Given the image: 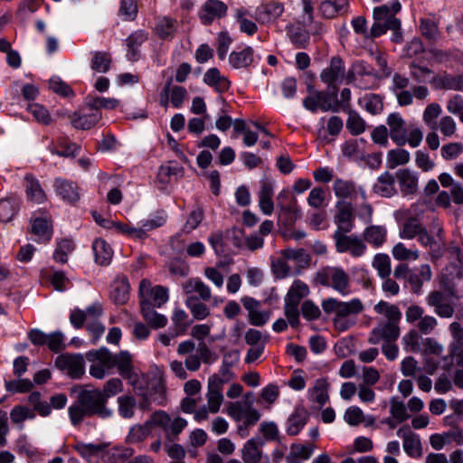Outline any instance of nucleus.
Instances as JSON below:
<instances>
[{
    "label": "nucleus",
    "mask_w": 463,
    "mask_h": 463,
    "mask_svg": "<svg viewBox=\"0 0 463 463\" xmlns=\"http://www.w3.org/2000/svg\"><path fill=\"white\" fill-rule=\"evenodd\" d=\"M195 350V343L192 340H184L179 343L176 353L184 356V361L173 360L169 363V368L175 377L180 380H186L189 372H197L202 364H212L218 359V355L212 351L205 343H200Z\"/></svg>",
    "instance_id": "f257e3e1"
},
{
    "label": "nucleus",
    "mask_w": 463,
    "mask_h": 463,
    "mask_svg": "<svg viewBox=\"0 0 463 463\" xmlns=\"http://www.w3.org/2000/svg\"><path fill=\"white\" fill-rule=\"evenodd\" d=\"M374 310L382 317L373 328L368 341L373 345L380 342H395L401 334L399 323L402 319V312L395 305L385 301H380L374 306Z\"/></svg>",
    "instance_id": "f03ea898"
},
{
    "label": "nucleus",
    "mask_w": 463,
    "mask_h": 463,
    "mask_svg": "<svg viewBox=\"0 0 463 463\" xmlns=\"http://www.w3.org/2000/svg\"><path fill=\"white\" fill-rule=\"evenodd\" d=\"M233 378V373L227 366H222L217 373L208 378L205 394L207 404L197 410L195 413L197 422L207 420L210 413L216 414L220 411L224 401L223 387Z\"/></svg>",
    "instance_id": "7ed1b4c3"
},
{
    "label": "nucleus",
    "mask_w": 463,
    "mask_h": 463,
    "mask_svg": "<svg viewBox=\"0 0 463 463\" xmlns=\"http://www.w3.org/2000/svg\"><path fill=\"white\" fill-rule=\"evenodd\" d=\"M114 367L118 368L119 374L128 381L133 387L137 394L143 396L144 400L140 406L142 409H147L151 401L156 399L149 396L144 390V383L146 382V375L137 369L132 362L131 354L127 351L113 354Z\"/></svg>",
    "instance_id": "20e7f679"
},
{
    "label": "nucleus",
    "mask_w": 463,
    "mask_h": 463,
    "mask_svg": "<svg viewBox=\"0 0 463 463\" xmlns=\"http://www.w3.org/2000/svg\"><path fill=\"white\" fill-rule=\"evenodd\" d=\"M313 283L317 286L328 288L342 297L352 294V280L349 274L341 267L326 266L321 268L315 275Z\"/></svg>",
    "instance_id": "39448f33"
},
{
    "label": "nucleus",
    "mask_w": 463,
    "mask_h": 463,
    "mask_svg": "<svg viewBox=\"0 0 463 463\" xmlns=\"http://www.w3.org/2000/svg\"><path fill=\"white\" fill-rule=\"evenodd\" d=\"M226 413L234 421H241L238 426V432L242 437L248 435L249 428L257 424L261 416L260 412L252 407L250 402H230L226 404Z\"/></svg>",
    "instance_id": "423d86ee"
},
{
    "label": "nucleus",
    "mask_w": 463,
    "mask_h": 463,
    "mask_svg": "<svg viewBox=\"0 0 463 463\" xmlns=\"http://www.w3.org/2000/svg\"><path fill=\"white\" fill-rule=\"evenodd\" d=\"M409 79L400 74H395L392 78V90L400 106H410L413 102V97L418 100L425 99L429 94V89L426 86L418 85L412 88V92L408 90Z\"/></svg>",
    "instance_id": "0eeeda50"
},
{
    "label": "nucleus",
    "mask_w": 463,
    "mask_h": 463,
    "mask_svg": "<svg viewBox=\"0 0 463 463\" xmlns=\"http://www.w3.org/2000/svg\"><path fill=\"white\" fill-rule=\"evenodd\" d=\"M278 222L285 226L293 225L301 216L297 198L288 190H282L277 196Z\"/></svg>",
    "instance_id": "6e6552de"
},
{
    "label": "nucleus",
    "mask_w": 463,
    "mask_h": 463,
    "mask_svg": "<svg viewBox=\"0 0 463 463\" xmlns=\"http://www.w3.org/2000/svg\"><path fill=\"white\" fill-rule=\"evenodd\" d=\"M138 296L141 308L144 306L160 307L169 299L167 288L161 285L153 286L146 279H143L139 283Z\"/></svg>",
    "instance_id": "1a4fd4ad"
},
{
    "label": "nucleus",
    "mask_w": 463,
    "mask_h": 463,
    "mask_svg": "<svg viewBox=\"0 0 463 463\" xmlns=\"http://www.w3.org/2000/svg\"><path fill=\"white\" fill-rule=\"evenodd\" d=\"M86 358L90 363V373L96 379H103L107 373L114 368L113 354L107 348L89 351Z\"/></svg>",
    "instance_id": "9d476101"
},
{
    "label": "nucleus",
    "mask_w": 463,
    "mask_h": 463,
    "mask_svg": "<svg viewBox=\"0 0 463 463\" xmlns=\"http://www.w3.org/2000/svg\"><path fill=\"white\" fill-rule=\"evenodd\" d=\"M156 426L160 428L165 435L167 440L173 442L177 439L178 435L187 426V420L182 417L171 418L164 411H157L154 412V420Z\"/></svg>",
    "instance_id": "9b49d317"
},
{
    "label": "nucleus",
    "mask_w": 463,
    "mask_h": 463,
    "mask_svg": "<svg viewBox=\"0 0 463 463\" xmlns=\"http://www.w3.org/2000/svg\"><path fill=\"white\" fill-rule=\"evenodd\" d=\"M364 309V305L359 298H352L349 301H341L336 316L333 318L335 327L341 331L350 328L354 320L351 319V316H356Z\"/></svg>",
    "instance_id": "f8f14e48"
},
{
    "label": "nucleus",
    "mask_w": 463,
    "mask_h": 463,
    "mask_svg": "<svg viewBox=\"0 0 463 463\" xmlns=\"http://www.w3.org/2000/svg\"><path fill=\"white\" fill-rule=\"evenodd\" d=\"M347 232L335 231L333 238L335 250L339 253L348 252L354 258L362 257L366 251L364 241L355 235H346Z\"/></svg>",
    "instance_id": "ddd939ff"
},
{
    "label": "nucleus",
    "mask_w": 463,
    "mask_h": 463,
    "mask_svg": "<svg viewBox=\"0 0 463 463\" xmlns=\"http://www.w3.org/2000/svg\"><path fill=\"white\" fill-rule=\"evenodd\" d=\"M345 74V69L342 59L333 57L327 68L322 71L320 80L327 84L328 92L335 97L337 85L342 83Z\"/></svg>",
    "instance_id": "4468645a"
},
{
    "label": "nucleus",
    "mask_w": 463,
    "mask_h": 463,
    "mask_svg": "<svg viewBox=\"0 0 463 463\" xmlns=\"http://www.w3.org/2000/svg\"><path fill=\"white\" fill-rule=\"evenodd\" d=\"M433 230L438 239L430 236L428 231L423 228L418 236V241L421 246L428 248L431 256V260H435L440 258L445 250V242L442 239L443 228L439 222H433Z\"/></svg>",
    "instance_id": "2eb2a0df"
},
{
    "label": "nucleus",
    "mask_w": 463,
    "mask_h": 463,
    "mask_svg": "<svg viewBox=\"0 0 463 463\" xmlns=\"http://www.w3.org/2000/svg\"><path fill=\"white\" fill-rule=\"evenodd\" d=\"M81 403L86 405L94 415L100 418H108L112 415V411L106 407V402L100 392V389L85 390L78 395Z\"/></svg>",
    "instance_id": "dca6fc26"
},
{
    "label": "nucleus",
    "mask_w": 463,
    "mask_h": 463,
    "mask_svg": "<svg viewBox=\"0 0 463 463\" xmlns=\"http://www.w3.org/2000/svg\"><path fill=\"white\" fill-rule=\"evenodd\" d=\"M265 441L260 437L248 439L241 449L244 463H270L269 457L264 453Z\"/></svg>",
    "instance_id": "f3484780"
},
{
    "label": "nucleus",
    "mask_w": 463,
    "mask_h": 463,
    "mask_svg": "<svg viewBox=\"0 0 463 463\" xmlns=\"http://www.w3.org/2000/svg\"><path fill=\"white\" fill-rule=\"evenodd\" d=\"M333 191L335 197L342 200L355 201L361 198L362 201L366 200V193L364 189L357 185L354 181L336 178L333 184Z\"/></svg>",
    "instance_id": "a211bd4d"
},
{
    "label": "nucleus",
    "mask_w": 463,
    "mask_h": 463,
    "mask_svg": "<svg viewBox=\"0 0 463 463\" xmlns=\"http://www.w3.org/2000/svg\"><path fill=\"white\" fill-rule=\"evenodd\" d=\"M55 365L61 371L73 378H80L84 372V358L81 354H61L55 360Z\"/></svg>",
    "instance_id": "6ab92c4d"
},
{
    "label": "nucleus",
    "mask_w": 463,
    "mask_h": 463,
    "mask_svg": "<svg viewBox=\"0 0 463 463\" xmlns=\"http://www.w3.org/2000/svg\"><path fill=\"white\" fill-rule=\"evenodd\" d=\"M402 5L399 1L394 0L390 5H383L373 9V18L375 21L388 24L389 29L397 32L401 28V21L395 17L400 12Z\"/></svg>",
    "instance_id": "aec40b11"
},
{
    "label": "nucleus",
    "mask_w": 463,
    "mask_h": 463,
    "mask_svg": "<svg viewBox=\"0 0 463 463\" xmlns=\"http://www.w3.org/2000/svg\"><path fill=\"white\" fill-rule=\"evenodd\" d=\"M30 232L34 236L33 240L35 241H49L52 236V227L50 218L46 214H34L31 219Z\"/></svg>",
    "instance_id": "412c9836"
},
{
    "label": "nucleus",
    "mask_w": 463,
    "mask_h": 463,
    "mask_svg": "<svg viewBox=\"0 0 463 463\" xmlns=\"http://www.w3.org/2000/svg\"><path fill=\"white\" fill-rule=\"evenodd\" d=\"M397 436L402 439L403 449L411 458H420L422 455V446L420 437L412 432L407 426L400 428Z\"/></svg>",
    "instance_id": "4be33fe9"
},
{
    "label": "nucleus",
    "mask_w": 463,
    "mask_h": 463,
    "mask_svg": "<svg viewBox=\"0 0 463 463\" xmlns=\"http://www.w3.org/2000/svg\"><path fill=\"white\" fill-rule=\"evenodd\" d=\"M427 304L433 307L434 312L440 317H451L454 314V307L448 300L447 296L439 290L429 293L426 297Z\"/></svg>",
    "instance_id": "5701e85b"
},
{
    "label": "nucleus",
    "mask_w": 463,
    "mask_h": 463,
    "mask_svg": "<svg viewBox=\"0 0 463 463\" xmlns=\"http://www.w3.org/2000/svg\"><path fill=\"white\" fill-rule=\"evenodd\" d=\"M227 9V5L220 0H208L203 5L199 16L203 24H210L213 20L224 16Z\"/></svg>",
    "instance_id": "b1692460"
},
{
    "label": "nucleus",
    "mask_w": 463,
    "mask_h": 463,
    "mask_svg": "<svg viewBox=\"0 0 463 463\" xmlns=\"http://www.w3.org/2000/svg\"><path fill=\"white\" fill-rule=\"evenodd\" d=\"M391 139L398 146H404L403 136L407 133V125L398 112L391 113L386 120Z\"/></svg>",
    "instance_id": "393cba45"
},
{
    "label": "nucleus",
    "mask_w": 463,
    "mask_h": 463,
    "mask_svg": "<svg viewBox=\"0 0 463 463\" xmlns=\"http://www.w3.org/2000/svg\"><path fill=\"white\" fill-rule=\"evenodd\" d=\"M308 89L310 94L303 100V106L307 109L312 112L317 111L318 109L323 111L335 110V108L327 100L328 96L332 95L330 92L326 94L323 91H317L311 87Z\"/></svg>",
    "instance_id": "a878e982"
},
{
    "label": "nucleus",
    "mask_w": 463,
    "mask_h": 463,
    "mask_svg": "<svg viewBox=\"0 0 463 463\" xmlns=\"http://www.w3.org/2000/svg\"><path fill=\"white\" fill-rule=\"evenodd\" d=\"M48 149L52 155L61 157H74L80 153V146L71 142L66 137H59L50 143Z\"/></svg>",
    "instance_id": "bb28decb"
},
{
    "label": "nucleus",
    "mask_w": 463,
    "mask_h": 463,
    "mask_svg": "<svg viewBox=\"0 0 463 463\" xmlns=\"http://www.w3.org/2000/svg\"><path fill=\"white\" fill-rule=\"evenodd\" d=\"M25 195L28 201L34 203H43L47 196L39 180L32 174H26L24 178Z\"/></svg>",
    "instance_id": "cd10ccee"
},
{
    "label": "nucleus",
    "mask_w": 463,
    "mask_h": 463,
    "mask_svg": "<svg viewBox=\"0 0 463 463\" xmlns=\"http://www.w3.org/2000/svg\"><path fill=\"white\" fill-rule=\"evenodd\" d=\"M337 213L335 216V222L337 224L336 231L342 232H350L354 228L353 207L349 203H337Z\"/></svg>",
    "instance_id": "c85d7f7f"
},
{
    "label": "nucleus",
    "mask_w": 463,
    "mask_h": 463,
    "mask_svg": "<svg viewBox=\"0 0 463 463\" xmlns=\"http://www.w3.org/2000/svg\"><path fill=\"white\" fill-rule=\"evenodd\" d=\"M284 12L282 4L270 1L259 6L255 11V19L261 24H268L276 21Z\"/></svg>",
    "instance_id": "c756f323"
},
{
    "label": "nucleus",
    "mask_w": 463,
    "mask_h": 463,
    "mask_svg": "<svg viewBox=\"0 0 463 463\" xmlns=\"http://www.w3.org/2000/svg\"><path fill=\"white\" fill-rule=\"evenodd\" d=\"M130 285L126 276H118L110 286L109 296L117 305L127 303L129 298Z\"/></svg>",
    "instance_id": "7c9ffc66"
},
{
    "label": "nucleus",
    "mask_w": 463,
    "mask_h": 463,
    "mask_svg": "<svg viewBox=\"0 0 463 463\" xmlns=\"http://www.w3.org/2000/svg\"><path fill=\"white\" fill-rule=\"evenodd\" d=\"M153 420L154 413L143 424L134 425L127 436V442L129 444L143 442L151 434L153 429L156 428Z\"/></svg>",
    "instance_id": "2f4dec72"
},
{
    "label": "nucleus",
    "mask_w": 463,
    "mask_h": 463,
    "mask_svg": "<svg viewBox=\"0 0 463 463\" xmlns=\"http://www.w3.org/2000/svg\"><path fill=\"white\" fill-rule=\"evenodd\" d=\"M273 194V183L268 180L261 181L258 199L259 207L265 215H271L274 211V203L272 201Z\"/></svg>",
    "instance_id": "473e14b6"
},
{
    "label": "nucleus",
    "mask_w": 463,
    "mask_h": 463,
    "mask_svg": "<svg viewBox=\"0 0 463 463\" xmlns=\"http://www.w3.org/2000/svg\"><path fill=\"white\" fill-rule=\"evenodd\" d=\"M396 179L402 194H413L418 190V175L410 169H401L396 173Z\"/></svg>",
    "instance_id": "72a5a7b5"
},
{
    "label": "nucleus",
    "mask_w": 463,
    "mask_h": 463,
    "mask_svg": "<svg viewBox=\"0 0 463 463\" xmlns=\"http://www.w3.org/2000/svg\"><path fill=\"white\" fill-rule=\"evenodd\" d=\"M366 141L364 138L348 139L341 146L345 157L350 160L364 159Z\"/></svg>",
    "instance_id": "f704fd0d"
},
{
    "label": "nucleus",
    "mask_w": 463,
    "mask_h": 463,
    "mask_svg": "<svg viewBox=\"0 0 463 463\" xmlns=\"http://www.w3.org/2000/svg\"><path fill=\"white\" fill-rule=\"evenodd\" d=\"M167 221V214L165 211H157L150 214L146 219L142 220L137 227L138 231L142 232L140 240L147 237V233L155 229L162 227Z\"/></svg>",
    "instance_id": "c9c22d12"
},
{
    "label": "nucleus",
    "mask_w": 463,
    "mask_h": 463,
    "mask_svg": "<svg viewBox=\"0 0 463 463\" xmlns=\"http://www.w3.org/2000/svg\"><path fill=\"white\" fill-rule=\"evenodd\" d=\"M72 448L90 463H98L104 453V447L102 445L87 444L81 441H77L73 444Z\"/></svg>",
    "instance_id": "e433bc0d"
},
{
    "label": "nucleus",
    "mask_w": 463,
    "mask_h": 463,
    "mask_svg": "<svg viewBox=\"0 0 463 463\" xmlns=\"http://www.w3.org/2000/svg\"><path fill=\"white\" fill-rule=\"evenodd\" d=\"M56 193L65 201L77 202L80 199L79 187L73 183L61 178L54 180Z\"/></svg>",
    "instance_id": "4c0bfd02"
},
{
    "label": "nucleus",
    "mask_w": 463,
    "mask_h": 463,
    "mask_svg": "<svg viewBox=\"0 0 463 463\" xmlns=\"http://www.w3.org/2000/svg\"><path fill=\"white\" fill-rule=\"evenodd\" d=\"M203 82L221 93L227 91L231 86L230 80L217 68H211L204 73Z\"/></svg>",
    "instance_id": "58836bf2"
},
{
    "label": "nucleus",
    "mask_w": 463,
    "mask_h": 463,
    "mask_svg": "<svg viewBox=\"0 0 463 463\" xmlns=\"http://www.w3.org/2000/svg\"><path fill=\"white\" fill-rule=\"evenodd\" d=\"M176 30L177 21L167 16L158 17L154 28L155 33L162 40L173 39Z\"/></svg>",
    "instance_id": "ea45409f"
},
{
    "label": "nucleus",
    "mask_w": 463,
    "mask_h": 463,
    "mask_svg": "<svg viewBox=\"0 0 463 463\" xmlns=\"http://www.w3.org/2000/svg\"><path fill=\"white\" fill-rule=\"evenodd\" d=\"M95 262L101 266H108L113 257V250L103 239H96L92 243Z\"/></svg>",
    "instance_id": "a19ab883"
},
{
    "label": "nucleus",
    "mask_w": 463,
    "mask_h": 463,
    "mask_svg": "<svg viewBox=\"0 0 463 463\" xmlns=\"http://www.w3.org/2000/svg\"><path fill=\"white\" fill-rule=\"evenodd\" d=\"M308 418L307 411L303 407H298L288 417L287 422V432L288 435L295 436L300 432L307 423Z\"/></svg>",
    "instance_id": "79ce46f5"
},
{
    "label": "nucleus",
    "mask_w": 463,
    "mask_h": 463,
    "mask_svg": "<svg viewBox=\"0 0 463 463\" xmlns=\"http://www.w3.org/2000/svg\"><path fill=\"white\" fill-rule=\"evenodd\" d=\"M347 7V0H326L320 4L319 12L323 17L332 19L339 14H345Z\"/></svg>",
    "instance_id": "37998d69"
},
{
    "label": "nucleus",
    "mask_w": 463,
    "mask_h": 463,
    "mask_svg": "<svg viewBox=\"0 0 463 463\" xmlns=\"http://www.w3.org/2000/svg\"><path fill=\"white\" fill-rule=\"evenodd\" d=\"M373 192L383 197H391L396 194L394 178L389 172H384L373 185Z\"/></svg>",
    "instance_id": "c03bdc74"
},
{
    "label": "nucleus",
    "mask_w": 463,
    "mask_h": 463,
    "mask_svg": "<svg viewBox=\"0 0 463 463\" xmlns=\"http://www.w3.org/2000/svg\"><path fill=\"white\" fill-rule=\"evenodd\" d=\"M364 240L374 248L381 247L386 241L387 230L384 226L371 225L364 231Z\"/></svg>",
    "instance_id": "a18cd8bd"
},
{
    "label": "nucleus",
    "mask_w": 463,
    "mask_h": 463,
    "mask_svg": "<svg viewBox=\"0 0 463 463\" xmlns=\"http://www.w3.org/2000/svg\"><path fill=\"white\" fill-rule=\"evenodd\" d=\"M229 62L234 69L249 67L253 62V49L246 47L241 51L232 52L229 56Z\"/></svg>",
    "instance_id": "49530a36"
},
{
    "label": "nucleus",
    "mask_w": 463,
    "mask_h": 463,
    "mask_svg": "<svg viewBox=\"0 0 463 463\" xmlns=\"http://www.w3.org/2000/svg\"><path fill=\"white\" fill-rule=\"evenodd\" d=\"M183 288L186 294L197 293L204 301L209 300L212 297L210 287L198 278L188 279L184 282Z\"/></svg>",
    "instance_id": "de8ad7c7"
},
{
    "label": "nucleus",
    "mask_w": 463,
    "mask_h": 463,
    "mask_svg": "<svg viewBox=\"0 0 463 463\" xmlns=\"http://www.w3.org/2000/svg\"><path fill=\"white\" fill-rule=\"evenodd\" d=\"M310 293L309 287L300 279H295L288 288L285 298L288 302L300 303L301 299Z\"/></svg>",
    "instance_id": "09e8293b"
},
{
    "label": "nucleus",
    "mask_w": 463,
    "mask_h": 463,
    "mask_svg": "<svg viewBox=\"0 0 463 463\" xmlns=\"http://www.w3.org/2000/svg\"><path fill=\"white\" fill-rule=\"evenodd\" d=\"M280 254L292 261L298 269H305L309 266L310 256L303 249H285Z\"/></svg>",
    "instance_id": "8fccbe9b"
},
{
    "label": "nucleus",
    "mask_w": 463,
    "mask_h": 463,
    "mask_svg": "<svg viewBox=\"0 0 463 463\" xmlns=\"http://www.w3.org/2000/svg\"><path fill=\"white\" fill-rule=\"evenodd\" d=\"M315 449L313 444L302 445L293 444L290 449V453L287 456L286 460L288 463H299V460H306L311 457Z\"/></svg>",
    "instance_id": "3c124183"
},
{
    "label": "nucleus",
    "mask_w": 463,
    "mask_h": 463,
    "mask_svg": "<svg viewBox=\"0 0 463 463\" xmlns=\"http://www.w3.org/2000/svg\"><path fill=\"white\" fill-rule=\"evenodd\" d=\"M69 416L71 422L73 426H77L82 422V420L87 417H91L94 414L91 412L89 408L81 403L77 398V401L74 402L68 409Z\"/></svg>",
    "instance_id": "603ef678"
},
{
    "label": "nucleus",
    "mask_w": 463,
    "mask_h": 463,
    "mask_svg": "<svg viewBox=\"0 0 463 463\" xmlns=\"http://www.w3.org/2000/svg\"><path fill=\"white\" fill-rule=\"evenodd\" d=\"M101 118V112L91 109L88 114L79 115L72 119V125L79 129H90L94 127Z\"/></svg>",
    "instance_id": "864d4df0"
},
{
    "label": "nucleus",
    "mask_w": 463,
    "mask_h": 463,
    "mask_svg": "<svg viewBox=\"0 0 463 463\" xmlns=\"http://www.w3.org/2000/svg\"><path fill=\"white\" fill-rule=\"evenodd\" d=\"M148 38V33L145 30H137L132 33L126 40L129 59L136 60L137 50Z\"/></svg>",
    "instance_id": "5fc2aeb1"
},
{
    "label": "nucleus",
    "mask_w": 463,
    "mask_h": 463,
    "mask_svg": "<svg viewBox=\"0 0 463 463\" xmlns=\"http://www.w3.org/2000/svg\"><path fill=\"white\" fill-rule=\"evenodd\" d=\"M435 82L439 89L463 91V75H439Z\"/></svg>",
    "instance_id": "6e6d98bb"
},
{
    "label": "nucleus",
    "mask_w": 463,
    "mask_h": 463,
    "mask_svg": "<svg viewBox=\"0 0 463 463\" xmlns=\"http://www.w3.org/2000/svg\"><path fill=\"white\" fill-rule=\"evenodd\" d=\"M171 320L173 322L171 329L175 331V335H184L191 325L188 320V314L184 309L176 307L174 309Z\"/></svg>",
    "instance_id": "4d7b16f0"
},
{
    "label": "nucleus",
    "mask_w": 463,
    "mask_h": 463,
    "mask_svg": "<svg viewBox=\"0 0 463 463\" xmlns=\"http://www.w3.org/2000/svg\"><path fill=\"white\" fill-rule=\"evenodd\" d=\"M441 368L449 371L453 363L458 369H463V346L449 348V354L441 358Z\"/></svg>",
    "instance_id": "13d9d810"
},
{
    "label": "nucleus",
    "mask_w": 463,
    "mask_h": 463,
    "mask_svg": "<svg viewBox=\"0 0 463 463\" xmlns=\"http://www.w3.org/2000/svg\"><path fill=\"white\" fill-rule=\"evenodd\" d=\"M19 203L15 198H4L0 200V221L8 222L16 215Z\"/></svg>",
    "instance_id": "bf43d9fd"
},
{
    "label": "nucleus",
    "mask_w": 463,
    "mask_h": 463,
    "mask_svg": "<svg viewBox=\"0 0 463 463\" xmlns=\"http://www.w3.org/2000/svg\"><path fill=\"white\" fill-rule=\"evenodd\" d=\"M279 387L276 383H269L261 389L258 403L264 404L265 408L269 409L279 399Z\"/></svg>",
    "instance_id": "052dcab7"
},
{
    "label": "nucleus",
    "mask_w": 463,
    "mask_h": 463,
    "mask_svg": "<svg viewBox=\"0 0 463 463\" xmlns=\"http://www.w3.org/2000/svg\"><path fill=\"white\" fill-rule=\"evenodd\" d=\"M235 20L240 31L247 35H253L257 30V24L250 19V15L243 9H237Z\"/></svg>",
    "instance_id": "680f3d73"
},
{
    "label": "nucleus",
    "mask_w": 463,
    "mask_h": 463,
    "mask_svg": "<svg viewBox=\"0 0 463 463\" xmlns=\"http://www.w3.org/2000/svg\"><path fill=\"white\" fill-rule=\"evenodd\" d=\"M423 340L417 329H411L402 336V343L406 352L418 353Z\"/></svg>",
    "instance_id": "e2e57ef3"
},
{
    "label": "nucleus",
    "mask_w": 463,
    "mask_h": 463,
    "mask_svg": "<svg viewBox=\"0 0 463 463\" xmlns=\"http://www.w3.org/2000/svg\"><path fill=\"white\" fill-rule=\"evenodd\" d=\"M327 390V382L325 379H317L313 388L309 391L310 399L319 405L326 404L329 399Z\"/></svg>",
    "instance_id": "0e129e2a"
},
{
    "label": "nucleus",
    "mask_w": 463,
    "mask_h": 463,
    "mask_svg": "<svg viewBox=\"0 0 463 463\" xmlns=\"http://www.w3.org/2000/svg\"><path fill=\"white\" fill-rule=\"evenodd\" d=\"M75 245L71 239H61L57 241L56 249L53 252V259L60 263H66L68 255L74 250Z\"/></svg>",
    "instance_id": "69168bd1"
},
{
    "label": "nucleus",
    "mask_w": 463,
    "mask_h": 463,
    "mask_svg": "<svg viewBox=\"0 0 463 463\" xmlns=\"http://www.w3.org/2000/svg\"><path fill=\"white\" fill-rule=\"evenodd\" d=\"M144 319L154 328L165 327L167 324L165 316L157 313L154 307L144 306L141 308Z\"/></svg>",
    "instance_id": "338daca9"
},
{
    "label": "nucleus",
    "mask_w": 463,
    "mask_h": 463,
    "mask_svg": "<svg viewBox=\"0 0 463 463\" xmlns=\"http://www.w3.org/2000/svg\"><path fill=\"white\" fill-rule=\"evenodd\" d=\"M410 153L402 148L392 149L387 153L386 163L390 169L407 164L410 161Z\"/></svg>",
    "instance_id": "774afa93"
}]
</instances>
